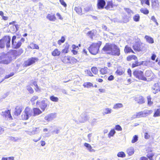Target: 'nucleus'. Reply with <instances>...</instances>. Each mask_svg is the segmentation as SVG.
Segmentation results:
<instances>
[{
    "label": "nucleus",
    "mask_w": 160,
    "mask_h": 160,
    "mask_svg": "<svg viewBox=\"0 0 160 160\" xmlns=\"http://www.w3.org/2000/svg\"><path fill=\"white\" fill-rule=\"evenodd\" d=\"M102 43L101 41H98L97 43H92L88 48L90 52L92 54L96 55L98 52L99 48Z\"/></svg>",
    "instance_id": "f257e3e1"
},
{
    "label": "nucleus",
    "mask_w": 160,
    "mask_h": 160,
    "mask_svg": "<svg viewBox=\"0 0 160 160\" xmlns=\"http://www.w3.org/2000/svg\"><path fill=\"white\" fill-rule=\"evenodd\" d=\"M11 38L9 36H6L0 40V48H3L6 44V47L8 48L10 46Z\"/></svg>",
    "instance_id": "f03ea898"
},
{
    "label": "nucleus",
    "mask_w": 160,
    "mask_h": 160,
    "mask_svg": "<svg viewBox=\"0 0 160 160\" xmlns=\"http://www.w3.org/2000/svg\"><path fill=\"white\" fill-rule=\"evenodd\" d=\"M32 115L33 116L32 110L28 107H26L24 112L23 113L21 116L22 120H26Z\"/></svg>",
    "instance_id": "7ed1b4c3"
},
{
    "label": "nucleus",
    "mask_w": 160,
    "mask_h": 160,
    "mask_svg": "<svg viewBox=\"0 0 160 160\" xmlns=\"http://www.w3.org/2000/svg\"><path fill=\"white\" fill-rule=\"evenodd\" d=\"M133 75L137 78L144 81L146 80V78L144 77L143 72L140 70H136L133 72Z\"/></svg>",
    "instance_id": "20e7f679"
},
{
    "label": "nucleus",
    "mask_w": 160,
    "mask_h": 160,
    "mask_svg": "<svg viewBox=\"0 0 160 160\" xmlns=\"http://www.w3.org/2000/svg\"><path fill=\"white\" fill-rule=\"evenodd\" d=\"M10 58L5 54H2L0 56V63L8 64L11 62Z\"/></svg>",
    "instance_id": "39448f33"
},
{
    "label": "nucleus",
    "mask_w": 160,
    "mask_h": 160,
    "mask_svg": "<svg viewBox=\"0 0 160 160\" xmlns=\"http://www.w3.org/2000/svg\"><path fill=\"white\" fill-rule=\"evenodd\" d=\"M113 44L107 43L102 49V52L110 54Z\"/></svg>",
    "instance_id": "423d86ee"
},
{
    "label": "nucleus",
    "mask_w": 160,
    "mask_h": 160,
    "mask_svg": "<svg viewBox=\"0 0 160 160\" xmlns=\"http://www.w3.org/2000/svg\"><path fill=\"white\" fill-rule=\"evenodd\" d=\"M38 60V59L37 58H32L25 61L24 63V65L25 67L29 66L34 63Z\"/></svg>",
    "instance_id": "0eeeda50"
},
{
    "label": "nucleus",
    "mask_w": 160,
    "mask_h": 160,
    "mask_svg": "<svg viewBox=\"0 0 160 160\" xmlns=\"http://www.w3.org/2000/svg\"><path fill=\"white\" fill-rule=\"evenodd\" d=\"M38 60V59L37 58H32L25 61L24 63V65L25 67L29 66L34 63Z\"/></svg>",
    "instance_id": "6e6552de"
},
{
    "label": "nucleus",
    "mask_w": 160,
    "mask_h": 160,
    "mask_svg": "<svg viewBox=\"0 0 160 160\" xmlns=\"http://www.w3.org/2000/svg\"><path fill=\"white\" fill-rule=\"evenodd\" d=\"M110 54L118 56H119L120 54L119 48L115 44H113Z\"/></svg>",
    "instance_id": "1a4fd4ad"
},
{
    "label": "nucleus",
    "mask_w": 160,
    "mask_h": 160,
    "mask_svg": "<svg viewBox=\"0 0 160 160\" xmlns=\"http://www.w3.org/2000/svg\"><path fill=\"white\" fill-rule=\"evenodd\" d=\"M17 37L16 36H13L12 38V46L13 48L17 49L19 48L22 45L20 42H16L15 41V40L16 39Z\"/></svg>",
    "instance_id": "9d476101"
},
{
    "label": "nucleus",
    "mask_w": 160,
    "mask_h": 160,
    "mask_svg": "<svg viewBox=\"0 0 160 160\" xmlns=\"http://www.w3.org/2000/svg\"><path fill=\"white\" fill-rule=\"evenodd\" d=\"M117 7V5L113 4L112 1H109L107 2V5L105 8L108 10H112L115 9Z\"/></svg>",
    "instance_id": "9b49d317"
},
{
    "label": "nucleus",
    "mask_w": 160,
    "mask_h": 160,
    "mask_svg": "<svg viewBox=\"0 0 160 160\" xmlns=\"http://www.w3.org/2000/svg\"><path fill=\"white\" fill-rule=\"evenodd\" d=\"M56 117L55 113H50L47 115L44 118V119L48 122L52 121Z\"/></svg>",
    "instance_id": "f8f14e48"
},
{
    "label": "nucleus",
    "mask_w": 160,
    "mask_h": 160,
    "mask_svg": "<svg viewBox=\"0 0 160 160\" xmlns=\"http://www.w3.org/2000/svg\"><path fill=\"white\" fill-rule=\"evenodd\" d=\"M26 132L30 135H34L39 133L40 132V129L38 128H33L32 131H27Z\"/></svg>",
    "instance_id": "ddd939ff"
},
{
    "label": "nucleus",
    "mask_w": 160,
    "mask_h": 160,
    "mask_svg": "<svg viewBox=\"0 0 160 160\" xmlns=\"http://www.w3.org/2000/svg\"><path fill=\"white\" fill-rule=\"evenodd\" d=\"M1 115L7 119H12L10 111L9 110H6L4 112H2Z\"/></svg>",
    "instance_id": "4468645a"
},
{
    "label": "nucleus",
    "mask_w": 160,
    "mask_h": 160,
    "mask_svg": "<svg viewBox=\"0 0 160 160\" xmlns=\"http://www.w3.org/2000/svg\"><path fill=\"white\" fill-rule=\"evenodd\" d=\"M106 2L104 0H98L97 2L98 8L99 9L103 8Z\"/></svg>",
    "instance_id": "2eb2a0df"
},
{
    "label": "nucleus",
    "mask_w": 160,
    "mask_h": 160,
    "mask_svg": "<svg viewBox=\"0 0 160 160\" xmlns=\"http://www.w3.org/2000/svg\"><path fill=\"white\" fill-rule=\"evenodd\" d=\"M33 116L36 117L41 114L42 112L38 108H34L32 110Z\"/></svg>",
    "instance_id": "dca6fc26"
},
{
    "label": "nucleus",
    "mask_w": 160,
    "mask_h": 160,
    "mask_svg": "<svg viewBox=\"0 0 160 160\" xmlns=\"http://www.w3.org/2000/svg\"><path fill=\"white\" fill-rule=\"evenodd\" d=\"M152 91L153 93L155 94L158 91H160V88L158 83H156L152 88Z\"/></svg>",
    "instance_id": "f3484780"
},
{
    "label": "nucleus",
    "mask_w": 160,
    "mask_h": 160,
    "mask_svg": "<svg viewBox=\"0 0 160 160\" xmlns=\"http://www.w3.org/2000/svg\"><path fill=\"white\" fill-rule=\"evenodd\" d=\"M133 48L135 50L138 51H143L144 50L142 47V45H139L138 44H136L133 45Z\"/></svg>",
    "instance_id": "a211bd4d"
},
{
    "label": "nucleus",
    "mask_w": 160,
    "mask_h": 160,
    "mask_svg": "<svg viewBox=\"0 0 160 160\" xmlns=\"http://www.w3.org/2000/svg\"><path fill=\"white\" fill-rule=\"evenodd\" d=\"M22 110V108L21 106H17L15 108V115L17 116L20 115Z\"/></svg>",
    "instance_id": "6ab92c4d"
},
{
    "label": "nucleus",
    "mask_w": 160,
    "mask_h": 160,
    "mask_svg": "<svg viewBox=\"0 0 160 160\" xmlns=\"http://www.w3.org/2000/svg\"><path fill=\"white\" fill-rule=\"evenodd\" d=\"M88 119V117L85 114H82L79 118L78 122H80L83 123L87 120Z\"/></svg>",
    "instance_id": "aec40b11"
},
{
    "label": "nucleus",
    "mask_w": 160,
    "mask_h": 160,
    "mask_svg": "<svg viewBox=\"0 0 160 160\" xmlns=\"http://www.w3.org/2000/svg\"><path fill=\"white\" fill-rule=\"evenodd\" d=\"M135 101L139 104H142L145 102L144 98L141 96L136 98Z\"/></svg>",
    "instance_id": "412c9836"
},
{
    "label": "nucleus",
    "mask_w": 160,
    "mask_h": 160,
    "mask_svg": "<svg viewBox=\"0 0 160 160\" xmlns=\"http://www.w3.org/2000/svg\"><path fill=\"white\" fill-rule=\"evenodd\" d=\"M47 107V104L45 102V101H42L39 106V107L43 111L45 110V109Z\"/></svg>",
    "instance_id": "4be33fe9"
},
{
    "label": "nucleus",
    "mask_w": 160,
    "mask_h": 160,
    "mask_svg": "<svg viewBox=\"0 0 160 160\" xmlns=\"http://www.w3.org/2000/svg\"><path fill=\"white\" fill-rule=\"evenodd\" d=\"M84 146L90 152H94L95 150L92 148V147L91 145L88 143H85L84 144Z\"/></svg>",
    "instance_id": "5701e85b"
},
{
    "label": "nucleus",
    "mask_w": 160,
    "mask_h": 160,
    "mask_svg": "<svg viewBox=\"0 0 160 160\" xmlns=\"http://www.w3.org/2000/svg\"><path fill=\"white\" fill-rule=\"evenodd\" d=\"M46 18L50 21H55L56 19L55 15H52L50 14H48Z\"/></svg>",
    "instance_id": "b1692460"
},
{
    "label": "nucleus",
    "mask_w": 160,
    "mask_h": 160,
    "mask_svg": "<svg viewBox=\"0 0 160 160\" xmlns=\"http://www.w3.org/2000/svg\"><path fill=\"white\" fill-rule=\"evenodd\" d=\"M112 112V110L111 109L109 108H105L103 110L102 113L103 115L106 114L111 113Z\"/></svg>",
    "instance_id": "393cba45"
},
{
    "label": "nucleus",
    "mask_w": 160,
    "mask_h": 160,
    "mask_svg": "<svg viewBox=\"0 0 160 160\" xmlns=\"http://www.w3.org/2000/svg\"><path fill=\"white\" fill-rule=\"evenodd\" d=\"M145 38L147 42L150 44H152L154 43V40L152 38L147 35L145 36Z\"/></svg>",
    "instance_id": "a878e982"
},
{
    "label": "nucleus",
    "mask_w": 160,
    "mask_h": 160,
    "mask_svg": "<svg viewBox=\"0 0 160 160\" xmlns=\"http://www.w3.org/2000/svg\"><path fill=\"white\" fill-rule=\"evenodd\" d=\"M127 153L130 156L132 155L134 152V149L132 147L129 148L127 150Z\"/></svg>",
    "instance_id": "bb28decb"
},
{
    "label": "nucleus",
    "mask_w": 160,
    "mask_h": 160,
    "mask_svg": "<svg viewBox=\"0 0 160 160\" xmlns=\"http://www.w3.org/2000/svg\"><path fill=\"white\" fill-rule=\"evenodd\" d=\"M64 49L62 51V53H67L69 51V45L68 43H65L64 45Z\"/></svg>",
    "instance_id": "cd10ccee"
},
{
    "label": "nucleus",
    "mask_w": 160,
    "mask_h": 160,
    "mask_svg": "<svg viewBox=\"0 0 160 160\" xmlns=\"http://www.w3.org/2000/svg\"><path fill=\"white\" fill-rule=\"evenodd\" d=\"M85 11L87 12H92L93 11L92 5H89L87 6H86L84 8Z\"/></svg>",
    "instance_id": "c85d7f7f"
},
{
    "label": "nucleus",
    "mask_w": 160,
    "mask_h": 160,
    "mask_svg": "<svg viewBox=\"0 0 160 160\" xmlns=\"http://www.w3.org/2000/svg\"><path fill=\"white\" fill-rule=\"evenodd\" d=\"M60 54V52L58 49H55L52 53V55L53 56H58Z\"/></svg>",
    "instance_id": "c756f323"
},
{
    "label": "nucleus",
    "mask_w": 160,
    "mask_h": 160,
    "mask_svg": "<svg viewBox=\"0 0 160 160\" xmlns=\"http://www.w3.org/2000/svg\"><path fill=\"white\" fill-rule=\"evenodd\" d=\"M123 107V105L121 103H117L113 105V108L115 109H118Z\"/></svg>",
    "instance_id": "7c9ffc66"
},
{
    "label": "nucleus",
    "mask_w": 160,
    "mask_h": 160,
    "mask_svg": "<svg viewBox=\"0 0 160 160\" xmlns=\"http://www.w3.org/2000/svg\"><path fill=\"white\" fill-rule=\"evenodd\" d=\"M108 69L106 67H105L103 68H101L100 72L101 74H104L107 73L108 72Z\"/></svg>",
    "instance_id": "2f4dec72"
},
{
    "label": "nucleus",
    "mask_w": 160,
    "mask_h": 160,
    "mask_svg": "<svg viewBox=\"0 0 160 160\" xmlns=\"http://www.w3.org/2000/svg\"><path fill=\"white\" fill-rule=\"evenodd\" d=\"M124 50L125 53H128L130 52L134 53L133 51L132 50L131 48L129 47L128 46H126L125 47Z\"/></svg>",
    "instance_id": "473e14b6"
},
{
    "label": "nucleus",
    "mask_w": 160,
    "mask_h": 160,
    "mask_svg": "<svg viewBox=\"0 0 160 160\" xmlns=\"http://www.w3.org/2000/svg\"><path fill=\"white\" fill-rule=\"evenodd\" d=\"M95 32L93 31H91L89 32L87 34V35L91 38L92 39L93 36H95Z\"/></svg>",
    "instance_id": "72a5a7b5"
},
{
    "label": "nucleus",
    "mask_w": 160,
    "mask_h": 160,
    "mask_svg": "<svg viewBox=\"0 0 160 160\" xmlns=\"http://www.w3.org/2000/svg\"><path fill=\"white\" fill-rule=\"evenodd\" d=\"M83 86L84 88H89L91 87H92L93 84L92 83L90 82H86L83 84Z\"/></svg>",
    "instance_id": "f704fd0d"
},
{
    "label": "nucleus",
    "mask_w": 160,
    "mask_h": 160,
    "mask_svg": "<svg viewBox=\"0 0 160 160\" xmlns=\"http://www.w3.org/2000/svg\"><path fill=\"white\" fill-rule=\"evenodd\" d=\"M75 10L78 14L80 15L82 14V9L80 7H76L75 8Z\"/></svg>",
    "instance_id": "c9c22d12"
},
{
    "label": "nucleus",
    "mask_w": 160,
    "mask_h": 160,
    "mask_svg": "<svg viewBox=\"0 0 160 160\" xmlns=\"http://www.w3.org/2000/svg\"><path fill=\"white\" fill-rule=\"evenodd\" d=\"M140 12L145 14H147L149 13V11L145 8H141L140 9Z\"/></svg>",
    "instance_id": "e433bc0d"
},
{
    "label": "nucleus",
    "mask_w": 160,
    "mask_h": 160,
    "mask_svg": "<svg viewBox=\"0 0 160 160\" xmlns=\"http://www.w3.org/2000/svg\"><path fill=\"white\" fill-rule=\"evenodd\" d=\"M70 58L69 57H64L62 59V61L64 63H69Z\"/></svg>",
    "instance_id": "4c0bfd02"
},
{
    "label": "nucleus",
    "mask_w": 160,
    "mask_h": 160,
    "mask_svg": "<svg viewBox=\"0 0 160 160\" xmlns=\"http://www.w3.org/2000/svg\"><path fill=\"white\" fill-rule=\"evenodd\" d=\"M131 16L129 15L128 16H125L122 18V20L124 22L126 23L128 22L129 20V18Z\"/></svg>",
    "instance_id": "58836bf2"
},
{
    "label": "nucleus",
    "mask_w": 160,
    "mask_h": 160,
    "mask_svg": "<svg viewBox=\"0 0 160 160\" xmlns=\"http://www.w3.org/2000/svg\"><path fill=\"white\" fill-rule=\"evenodd\" d=\"M50 99L51 101L54 102H58L59 100L58 98L55 97L54 96H51L50 98Z\"/></svg>",
    "instance_id": "ea45409f"
},
{
    "label": "nucleus",
    "mask_w": 160,
    "mask_h": 160,
    "mask_svg": "<svg viewBox=\"0 0 160 160\" xmlns=\"http://www.w3.org/2000/svg\"><path fill=\"white\" fill-rule=\"evenodd\" d=\"M31 83L36 87V89H35L36 91H40V89L39 87L38 86L37 82L36 81H32L31 82Z\"/></svg>",
    "instance_id": "a19ab883"
},
{
    "label": "nucleus",
    "mask_w": 160,
    "mask_h": 160,
    "mask_svg": "<svg viewBox=\"0 0 160 160\" xmlns=\"http://www.w3.org/2000/svg\"><path fill=\"white\" fill-rule=\"evenodd\" d=\"M117 156L118 157L124 158L126 156V155L124 152H120L118 153Z\"/></svg>",
    "instance_id": "79ce46f5"
},
{
    "label": "nucleus",
    "mask_w": 160,
    "mask_h": 160,
    "mask_svg": "<svg viewBox=\"0 0 160 160\" xmlns=\"http://www.w3.org/2000/svg\"><path fill=\"white\" fill-rule=\"evenodd\" d=\"M144 115H145V117H146V116H147L150 114H151L152 112V110H145L143 111Z\"/></svg>",
    "instance_id": "37998d69"
},
{
    "label": "nucleus",
    "mask_w": 160,
    "mask_h": 160,
    "mask_svg": "<svg viewBox=\"0 0 160 160\" xmlns=\"http://www.w3.org/2000/svg\"><path fill=\"white\" fill-rule=\"evenodd\" d=\"M154 155V154L151 151L149 152L147 155V156L150 160L152 158V157Z\"/></svg>",
    "instance_id": "c03bdc74"
},
{
    "label": "nucleus",
    "mask_w": 160,
    "mask_h": 160,
    "mask_svg": "<svg viewBox=\"0 0 160 160\" xmlns=\"http://www.w3.org/2000/svg\"><path fill=\"white\" fill-rule=\"evenodd\" d=\"M137 59V57L134 56H129L127 57V60L130 61L132 59L136 60Z\"/></svg>",
    "instance_id": "a18cd8bd"
},
{
    "label": "nucleus",
    "mask_w": 160,
    "mask_h": 160,
    "mask_svg": "<svg viewBox=\"0 0 160 160\" xmlns=\"http://www.w3.org/2000/svg\"><path fill=\"white\" fill-rule=\"evenodd\" d=\"M160 116V109H157L155 112L153 116L155 117H158Z\"/></svg>",
    "instance_id": "49530a36"
},
{
    "label": "nucleus",
    "mask_w": 160,
    "mask_h": 160,
    "mask_svg": "<svg viewBox=\"0 0 160 160\" xmlns=\"http://www.w3.org/2000/svg\"><path fill=\"white\" fill-rule=\"evenodd\" d=\"M152 5L153 6L156 7L158 5V0H152Z\"/></svg>",
    "instance_id": "de8ad7c7"
},
{
    "label": "nucleus",
    "mask_w": 160,
    "mask_h": 160,
    "mask_svg": "<svg viewBox=\"0 0 160 160\" xmlns=\"http://www.w3.org/2000/svg\"><path fill=\"white\" fill-rule=\"evenodd\" d=\"M137 113L139 118L145 117L143 111L138 112Z\"/></svg>",
    "instance_id": "09e8293b"
},
{
    "label": "nucleus",
    "mask_w": 160,
    "mask_h": 160,
    "mask_svg": "<svg viewBox=\"0 0 160 160\" xmlns=\"http://www.w3.org/2000/svg\"><path fill=\"white\" fill-rule=\"evenodd\" d=\"M141 3L142 5L146 4L148 5H149V0H141Z\"/></svg>",
    "instance_id": "8fccbe9b"
},
{
    "label": "nucleus",
    "mask_w": 160,
    "mask_h": 160,
    "mask_svg": "<svg viewBox=\"0 0 160 160\" xmlns=\"http://www.w3.org/2000/svg\"><path fill=\"white\" fill-rule=\"evenodd\" d=\"M133 18L134 21L136 22H138L139 21L140 16L138 14H137L135 15V16H134Z\"/></svg>",
    "instance_id": "3c124183"
},
{
    "label": "nucleus",
    "mask_w": 160,
    "mask_h": 160,
    "mask_svg": "<svg viewBox=\"0 0 160 160\" xmlns=\"http://www.w3.org/2000/svg\"><path fill=\"white\" fill-rule=\"evenodd\" d=\"M85 74H87L89 76L92 77L93 76V75L90 71V70H87L85 71Z\"/></svg>",
    "instance_id": "603ef678"
},
{
    "label": "nucleus",
    "mask_w": 160,
    "mask_h": 160,
    "mask_svg": "<svg viewBox=\"0 0 160 160\" xmlns=\"http://www.w3.org/2000/svg\"><path fill=\"white\" fill-rule=\"evenodd\" d=\"M151 20L154 22L157 26H158V23L157 22V20L154 16H152L151 17Z\"/></svg>",
    "instance_id": "864d4df0"
},
{
    "label": "nucleus",
    "mask_w": 160,
    "mask_h": 160,
    "mask_svg": "<svg viewBox=\"0 0 160 160\" xmlns=\"http://www.w3.org/2000/svg\"><path fill=\"white\" fill-rule=\"evenodd\" d=\"M91 70L92 72L95 74H96L98 72V70L97 68L95 67L92 68Z\"/></svg>",
    "instance_id": "5fc2aeb1"
},
{
    "label": "nucleus",
    "mask_w": 160,
    "mask_h": 160,
    "mask_svg": "<svg viewBox=\"0 0 160 160\" xmlns=\"http://www.w3.org/2000/svg\"><path fill=\"white\" fill-rule=\"evenodd\" d=\"M147 99L148 104L149 106L151 105L152 104L153 102L151 101V98L150 96L147 97Z\"/></svg>",
    "instance_id": "6e6d98bb"
},
{
    "label": "nucleus",
    "mask_w": 160,
    "mask_h": 160,
    "mask_svg": "<svg viewBox=\"0 0 160 160\" xmlns=\"http://www.w3.org/2000/svg\"><path fill=\"white\" fill-rule=\"evenodd\" d=\"M115 132H116L114 129L111 130L108 134V137L113 136Z\"/></svg>",
    "instance_id": "4d7b16f0"
},
{
    "label": "nucleus",
    "mask_w": 160,
    "mask_h": 160,
    "mask_svg": "<svg viewBox=\"0 0 160 160\" xmlns=\"http://www.w3.org/2000/svg\"><path fill=\"white\" fill-rule=\"evenodd\" d=\"M65 41V39L63 37H62L61 39L59 40L58 41V44L59 45H61L62 43H63Z\"/></svg>",
    "instance_id": "13d9d810"
},
{
    "label": "nucleus",
    "mask_w": 160,
    "mask_h": 160,
    "mask_svg": "<svg viewBox=\"0 0 160 160\" xmlns=\"http://www.w3.org/2000/svg\"><path fill=\"white\" fill-rule=\"evenodd\" d=\"M70 60L69 63H76L77 61V60L74 58H70Z\"/></svg>",
    "instance_id": "bf43d9fd"
},
{
    "label": "nucleus",
    "mask_w": 160,
    "mask_h": 160,
    "mask_svg": "<svg viewBox=\"0 0 160 160\" xmlns=\"http://www.w3.org/2000/svg\"><path fill=\"white\" fill-rule=\"evenodd\" d=\"M138 140V137L137 135H135L133 136V139L132 140V143H134L136 142Z\"/></svg>",
    "instance_id": "052dcab7"
},
{
    "label": "nucleus",
    "mask_w": 160,
    "mask_h": 160,
    "mask_svg": "<svg viewBox=\"0 0 160 160\" xmlns=\"http://www.w3.org/2000/svg\"><path fill=\"white\" fill-rule=\"evenodd\" d=\"M115 129L116 130L119 131H121L122 130L121 127L119 125H117L115 126Z\"/></svg>",
    "instance_id": "680f3d73"
},
{
    "label": "nucleus",
    "mask_w": 160,
    "mask_h": 160,
    "mask_svg": "<svg viewBox=\"0 0 160 160\" xmlns=\"http://www.w3.org/2000/svg\"><path fill=\"white\" fill-rule=\"evenodd\" d=\"M152 74L151 72L150 71H147L146 72L145 75L147 77H149L151 76Z\"/></svg>",
    "instance_id": "e2e57ef3"
},
{
    "label": "nucleus",
    "mask_w": 160,
    "mask_h": 160,
    "mask_svg": "<svg viewBox=\"0 0 160 160\" xmlns=\"http://www.w3.org/2000/svg\"><path fill=\"white\" fill-rule=\"evenodd\" d=\"M38 97L36 96H33L31 99V101L32 102H34L35 100L38 99Z\"/></svg>",
    "instance_id": "0e129e2a"
},
{
    "label": "nucleus",
    "mask_w": 160,
    "mask_h": 160,
    "mask_svg": "<svg viewBox=\"0 0 160 160\" xmlns=\"http://www.w3.org/2000/svg\"><path fill=\"white\" fill-rule=\"evenodd\" d=\"M27 89L30 93H32L33 92V90L32 88L30 86H28Z\"/></svg>",
    "instance_id": "69168bd1"
},
{
    "label": "nucleus",
    "mask_w": 160,
    "mask_h": 160,
    "mask_svg": "<svg viewBox=\"0 0 160 160\" xmlns=\"http://www.w3.org/2000/svg\"><path fill=\"white\" fill-rule=\"evenodd\" d=\"M20 139L18 138H15L14 137H11V140L14 142H16L19 140Z\"/></svg>",
    "instance_id": "338daca9"
},
{
    "label": "nucleus",
    "mask_w": 160,
    "mask_h": 160,
    "mask_svg": "<svg viewBox=\"0 0 160 160\" xmlns=\"http://www.w3.org/2000/svg\"><path fill=\"white\" fill-rule=\"evenodd\" d=\"M59 1L61 4L63 5L64 7H66L67 6V4L63 0H59Z\"/></svg>",
    "instance_id": "774afa93"
}]
</instances>
